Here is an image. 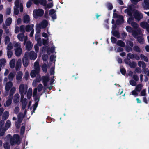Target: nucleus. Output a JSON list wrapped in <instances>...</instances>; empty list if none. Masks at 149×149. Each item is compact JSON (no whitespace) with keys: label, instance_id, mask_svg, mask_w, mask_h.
<instances>
[{"label":"nucleus","instance_id":"nucleus-2","mask_svg":"<svg viewBox=\"0 0 149 149\" xmlns=\"http://www.w3.org/2000/svg\"><path fill=\"white\" fill-rule=\"evenodd\" d=\"M44 13V11L42 9H34L33 11V15L35 18L37 19L39 17L42 16Z\"/></svg>","mask_w":149,"mask_h":149},{"label":"nucleus","instance_id":"nucleus-14","mask_svg":"<svg viewBox=\"0 0 149 149\" xmlns=\"http://www.w3.org/2000/svg\"><path fill=\"white\" fill-rule=\"evenodd\" d=\"M143 6L144 9H149V0H144V4Z\"/></svg>","mask_w":149,"mask_h":149},{"label":"nucleus","instance_id":"nucleus-17","mask_svg":"<svg viewBox=\"0 0 149 149\" xmlns=\"http://www.w3.org/2000/svg\"><path fill=\"white\" fill-rule=\"evenodd\" d=\"M140 25L143 28L146 29L149 26V24L147 22H141Z\"/></svg>","mask_w":149,"mask_h":149},{"label":"nucleus","instance_id":"nucleus-15","mask_svg":"<svg viewBox=\"0 0 149 149\" xmlns=\"http://www.w3.org/2000/svg\"><path fill=\"white\" fill-rule=\"evenodd\" d=\"M22 50L21 48H16L15 49V55L17 56H20L22 54Z\"/></svg>","mask_w":149,"mask_h":149},{"label":"nucleus","instance_id":"nucleus-34","mask_svg":"<svg viewBox=\"0 0 149 149\" xmlns=\"http://www.w3.org/2000/svg\"><path fill=\"white\" fill-rule=\"evenodd\" d=\"M133 49L134 51L138 53H140L141 51V49L137 45H135L133 47Z\"/></svg>","mask_w":149,"mask_h":149},{"label":"nucleus","instance_id":"nucleus-29","mask_svg":"<svg viewBox=\"0 0 149 149\" xmlns=\"http://www.w3.org/2000/svg\"><path fill=\"white\" fill-rule=\"evenodd\" d=\"M113 35L117 38H120V35L119 32L116 30H114L113 32L112 31Z\"/></svg>","mask_w":149,"mask_h":149},{"label":"nucleus","instance_id":"nucleus-54","mask_svg":"<svg viewBox=\"0 0 149 149\" xmlns=\"http://www.w3.org/2000/svg\"><path fill=\"white\" fill-rule=\"evenodd\" d=\"M12 100H10V99L7 100L6 102V105L7 107L9 106L12 103Z\"/></svg>","mask_w":149,"mask_h":149},{"label":"nucleus","instance_id":"nucleus-9","mask_svg":"<svg viewBox=\"0 0 149 149\" xmlns=\"http://www.w3.org/2000/svg\"><path fill=\"white\" fill-rule=\"evenodd\" d=\"M25 45H26V48L27 50L29 51L31 50L33 47V44L30 41H27Z\"/></svg>","mask_w":149,"mask_h":149},{"label":"nucleus","instance_id":"nucleus-50","mask_svg":"<svg viewBox=\"0 0 149 149\" xmlns=\"http://www.w3.org/2000/svg\"><path fill=\"white\" fill-rule=\"evenodd\" d=\"M13 48L12 43L10 42L7 46V49L8 50H11Z\"/></svg>","mask_w":149,"mask_h":149},{"label":"nucleus","instance_id":"nucleus-49","mask_svg":"<svg viewBox=\"0 0 149 149\" xmlns=\"http://www.w3.org/2000/svg\"><path fill=\"white\" fill-rule=\"evenodd\" d=\"M129 65L130 67L132 68H134L136 65V63L134 61H133L132 62H130Z\"/></svg>","mask_w":149,"mask_h":149},{"label":"nucleus","instance_id":"nucleus-20","mask_svg":"<svg viewBox=\"0 0 149 149\" xmlns=\"http://www.w3.org/2000/svg\"><path fill=\"white\" fill-rule=\"evenodd\" d=\"M17 118L18 122V123L20 124L22 122L23 118V114L22 113H19L17 116Z\"/></svg>","mask_w":149,"mask_h":149},{"label":"nucleus","instance_id":"nucleus-62","mask_svg":"<svg viewBox=\"0 0 149 149\" xmlns=\"http://www.w3.org/2000/svg\"><path fill=\"white\" fill-rule=\"evenodd\" d=\"M18 8H14V14L15 15H17L19 13V11L18 9Z\"/></svg>","mask_w":149,"mask_h":149},{"label":"nucleus","instance_id":"nucleus-57","mask_svg":"<svg viewBox=\"0 0 149 149\" xmlns=\"http://www.w3.org/2000/svg\"><path fill=\"white\" fill-rule=\"evenodd\" d=\"M43 88V86L41 84H40L37 87V90L38 92L41 91Z\"/></svg>","mask_w":149,"mask_h":149},{"label":"nucleus","instance_id":"nucleus-1","mask_svg":"<svg viewBox=\"0 0 149 149\" xmlns=\"http://www.w3.org/2000/svg\"><path fill=\"white\" fill-rule=\"evenodd\" d=\"M126 29L128 32L132 33V35L134 38H136L137 35H141L142 33V31L140 28L134 30L131 27L127 26L126 27Z\"/></svg>","mask_w":149,"mask_h":149},{"label":"nucleus","instance_id":"nucleus-21","mask_svg":"<svg viewBox=\"0 0 149 149\" xmlns=\"http://www.w3.org/2000/svg\"><path fill=\"white\" fill-rule=\"evenodd\" d=\"M23 21L24 23L28 24L30 21V17L28 15H25L23 17Z\"/></svg>","mask_w":149,"mask_h":149},{"label":"nucleus","instance_id":"nucleus-40","mask_svg":"<svg viewBox=\"0 0 149 149\" xmlns=\"http://www.w3.org/2000/svg\"><path fill=\"white\" fill-rule=\"evenodd\" d=\"M11 125L10 122V120H7L5 123V128L7 130L10 126Z\"/></svg>","mask_w":149,"mask_h":149},{"label":"nucleus","instance_id":"nucleus-16","mask_svg":"<svg viewBox=\"0 0 149 149\" xmlns=\"http://www.w3.org/2000/svg\"><path fill=\"white\" fill-rule=\"evenodd\" d=\"M21 65V60H18L16 64V65L15 66V70L16 71L19 70L20 69Z\"/></svg>","mask_w":149,"mask_h":149},{"label":"nucleus","instance_id":"nucleus-39","mask_svg":"<svg viewBox=\"0 0 149 149\" xmlns=\"http://www.w3.org/2000/svg\"><path fill=\"white\" fill-rule=\"evenodd\" d=\"M14 76L15 75L12 72H10L9 74L8 77L9 80L10 81H12Z\"/></svg>","mask_w":149,"mask_h":149},{"label":"nucleus","instance_id":"nucleus-23","mask_svg":"<svg viewBox=\"0 0 149 149\" xmlns=\"http://www.w3.org/2000/svg\"><path fill=\"white\" fill-rule=\"evenodd\" d=\"M34 68L35 70H37L40 71V68L38 62L36 61L34 63Z\"/></svg>","mask_w":149,"mask_h":149},{"label":"nucleus","instance_id":"nucleus-36","mask_svg":"<svg viewBox=\"0 0 149 149\" xmlns=\"http://www.w3.org/2000/svg\"><path fill=\"white\" fill-rule=\"evenodd\" d=\"M31 59H35L36 57L34 56L35 52L33 51H31L30 52L29 54Z\"/></svg>","mask_w":149,"mask_h":149},{"label":"nucleus","instance_id":"nucleus-28","mask_svg":"<svg viewBox=\"0 0 149 149\" xmlns=\"http://www.w3.org/2000/svg\"><path fill=\"white\" fill-rule=\"evenodd\" d=\"M12 22V19L10 17L8 18L6 20L5 24L7 26H9L10 25Z\"/></svg>","mask_w":149,"mask_h":149},{"label":"nucleus","instance_id":"nucleus-46","mask_svg":"<svg viewBox=\"0 0 149 149\" xmlns=\"http://www.w3.org/2000/svg\"><path fill=\"white\" fill-rule=\"evenodd\" d=\"M5 44L6 45L8 44L10 42V39L8 36H6L5 38Z\"/></svg>","mask_w":149,"mask_h":149},{"label":"nucleus","instance_id":"nucleus-51","mask_svg":"<svg viewBox=\"0 0 149 149\" xmlns=\"http://www.w3.org/2000/svg\"><path fill=\"white\" fill-rule=\"evenodd\" d=\"M13 46L14 47H15L16 48H21V45L20 43L15 42L14 43Z\"/></svg>","mask_w":149,"mask_h":149},{"label":"nucleus","instance_id":"nucleus-42","mask_svg":"<svg viewBox=\"0 0 149 149\" xmlns=\"http://www.w3.org/2000/svg\"><path fill=\"white\" fill-rule=\"evenodd\" d=\"M39 3L44 6H45L47 4V1L46 0H39L38 4Z\"/></svg>","mask_w":149,"mask_h":149},{"label":"nucleus","instance_id":"nucleus-64","mask_svg":"<svg viewBox=\"0 0 149 149\" xmlns=\"http://www.w3.org/2000/svg\"><path fill=\"white\" fill-rule=\"evenodd\" d=\"M125 12H126L127 14L130 16H131L132 15V13L131 11L127 9H126L125 11Z\"/></svg>","mask_w":149,"mask_h":149},{"label":"nucleus","instance_id":"nucleus-31","mask_svg":"<svg viewBox=\"0 0 149 149\" xmlns=\"http://www.w3.org/2000/svg\"><path fill=\"white\" fill-rule=\"evenodd\" d=\"M117 45L122 47H124L125 46V44L123 41L121 40H118L117 42Z\"/></svg>","mask_w":149,"mask_h":149},{"label":"nucleus","instance_id":"nucleus-44","mask_svg":"<svg viewBox=\"0 0 149 149\" xmlns=\"http://www.w3.org/2000/svg\"><path fill=\"white\" fill-rule=\"evenodd\" d=\"M42 69L43 71L45 72H46L47 71V66L46 64H44L42 65Z\"/></svg>","mask_w":149,"mask_h":149},{"label":"nucleus","instance_id":"nucleus-7","mask_svg":"<svg viewBox=\"0 0 149 149\" xmlns=\"http://www.w3.org/2000/svg\"><path fill=\"white\" fill-rule=\"evenodd\" d=\"M42 81L44 86H46L47 82L49 80V77L48 76H42Z\"/></svg>","mask_w":149,"mask_h":149},{"label":"nucleus","instance_id":"nucleus-47","mask_svg":"<svg viewBox=\"0 0 149 149\" xmlns=\"http://www.w3.org/2000/svg\"><path fill=\"white\" fill-rule=\"evenodd\" d=\"M134 54L131 53H129L127 54V57L130 59H133L134 58Z\"/></svg>","mask_w":149,"mask_h":149},{"label":"nucleus","instance_id":"nucleus-37","mask_svg":"<svg viewBox=\"0 0 149 149\" xmlns=\"http://www.w3.org/2000/svg\"><path fill=\"white\" fill-rule=\"evenodd\" d=\"M140 57L141 60L143 59L146 62H148V60L147 57L145 56L144 54H141L140 55Z\"/></svg>","mask_w":149,"mask_h":149},{"label":"nucleus","instance_id":"nucleus-55","mask_svg":"<svg viewBox=\"0 0 149 149\" xmlns=\"http://www.w3.org/2000/svg\"><path fill=\"white\" fill-rule=\"evenodd\" d=\"M20 31L22 33H24L25 32L24 26V25H21L20 27Z\"/></svg>","mask_w":149,"mask_h":149},{"label":"nucleus","instance_id":"nucleus-22","mask_svg":"<svg viewBox=\"0 0 149 149\" xmlns=\"http://www.w3.org/2000/svg\"><path fill=\"white\" fill-rule=\"evenodd\" d=\"M22 73L21 71H19L17 72L16 76V79L17 80H20L22 77Z\"/></svg>","mask_w":149,"mask_h":149},{"label":"nucleus","instance_id":"nucleus-3","mask_svg":"<svg viewBox=\"0 0 149 149\" xmlns=\"http://www.w3.org/2000/svg\"><path fill=\"white\" fill-rule=\"evenodd\" d=\"M19 141V136L18 134H15L14 135L13 138H12L10 139V143L11 145H14L15 142L16 143L18 144V143Z\"/></svg>","mask_w":149,"mask_h":149},{"label":"nucleus","instance_id":"nucleus-41","mask_svg":"<svg viewBox=\"0 0 149 149\" xmlns=\"http://www.w3.org/2000/svg\"><path fill=\"white\" fill-rule=\"evenodd\" d=\"M6 62V60L5 59H1L0 60V66L1 67L2 66H4Z\"/></svg>","mask_w":149,"mask_h":149},{"label":"nucleus","instance_id":"nucleus-18","mask_svg":"<svg viewBox=\"0 0 149 149\" xmlns=\"http://www.w3.org/2000/svg\"><path fill=\"white\" fill-rule=\"evenodd\" d=\"M34 27V25L31 24L30 25H28L26 26L25 27V30L26 31L29 32L31 30L33 29Z\"/></svg>","mask_w":149,"mask_h":149},{"label":"nucleus","instance_id":"nucleus-27","mask_svg":"<svg viewBox=\"0 0 149 149\" xmlns=\"http://www.w3.org/2000/svg\"><path fill=\"white\" fill-rule=\"evenodd\" d=\"M24 37V33H19L17 36L18 39L21 41H23Z\"/></svg>","mask_w":149,"mask_h":149},{"label":"nucleus","instance_id":"nucleus-45","mask_svg":"<svg viewBox=\"0 0 149 149\" xmlns=\"http://www.w3.org/2000/svg\"><path fill=\"white\" fill-rule=\"evenodd\" d=\"M125 49L126 51L128 52H129L130 51L132 52L133 50L132 48L129 45L126 46Z\"/></svg>","mask_w":149,"mask_h":149},{"label":"nucleus","instance_id":"nucleus-59","mask_svg":"<svg viewBox=\"0 0 149 149\" xmlns=\"http://www.w3.org/2000/svg\"><path fill=\"white\" fill-rule=\"evenodd\" d=\"M120 71L121 74L123 75H125L126 73V70L124 68H120Z\"/></svg>","mask_w":149,"mask_h":149},{"label":"nucleus","instance_id":"nucleus-48","mask_svg":"<svg viewBox=\"0 0 149 149\" xmlns=\"http://www.w3.org/2000/svg\"><path fill=\"white\" fill-rule=\"evenodd\" d=\"M16 91V88L15 87H13L10 89L9 94L11 95H13Z\"/></svg>","mask_w":149,"mask_h":149},{"label":"nucleus","instance_id":"nucleus-25","mask_svg":"<svg viewBox=\"0 0 149 149\" xmlns=\"http://www.w3.org/2000/svg\"><path fill=\"white\" fill-rule=\"evenodd\" d=\"M142 65V67L143 68H145L146 67V65L145 63L142 61H139L138 62V65L140 67Z\"/></svg>","mask_w":149,"mask_h":149},{"label":"nucleus","instance_id":"nucleus-52","mask_svg":"<svg viewBox=\"0 0 149 149\" xmlns=\"http://www.w3.org/2000/svg\"><path fill=\"white\" fill-rule=\"evenodd\" d=\"M7 55L8 58H10L13 55V52L11 50H8L7 52Z\"/></svg>","mask_w":149,"mask_h":149},{"label":"nucleus","instance_id":"nucleus-6","mask_svg":"<svg viewBox=\"0 0 149 149\" xmlns=\"http://www.w3.org/2000/svg\"><path fill=\"white\" fill-rule=\"evenodd\" d=\"M27 88L25 89L24 86L22 84L20 85L19 88V91L20 94H26L27 93Z\"/></svg>","mask_w":149,"mask_h":149},{"label":"nucleus","instance_id":"nucleus-26","mask_svg":"<svg viewBox=\"0 0 149 149\" xmlns=\"http://www.w3.org/2000/svg\"><path fill=\"white\" fill-rule=\"evenodd\" d=\"M131 26L135 29H134V30H136L137 29H139V28H138L139 25L137 23L134 22H131Z\"/></svg>","mask_w":149,"mask_h":149},{"label":"nucleus","instance_id":"nucleus-24","mask_svg":"<svg viewBox=\"0 0 149 149\" xmlns=\"http://www.w3.org/2000/svg\"><path fill=\"white\" fill-rule=\"evenodd\" d=\"M9 113L7 111L5 112L2 116V119L4 120L7 119L9 116Z\"/></svg>","mask_w":149,"mask_h":149},{"label":"nucleus","instance_id":"nucleus-5","mask_svg":"<svg viewBox=\"0 0 149 149\" xmlns=\"http://www.w3.org/2000/svg\"><path fill=\"white\" fill-rule=\"evenodd\" d=\"M48 25V22L47 20H44L41 22V24H40L37 26L38 28L41 29L42 28L44 29Z\"/></svg>","mask_w":149,"mask_h":149},{"label":"nucleus","instance_id":"nucleus-60","mask_svg":"<svg viewBox=\"0 0 149 149\" xmlns=\"http://www.w3.org/2000/svg\"><path fill=\"white\" fill-rule=\"evenodd\" d=\"M19 111V109L18 106L16 107L14 109L15 113L16 114H17Z\"/></svg>","mask_w":149,"mask_h":149},{"label":"nucleus","instance_id":"nucleus-35","mask_svg":"<svg viewBox=\"0 0 149 149\" xmlns=\"http://www.w3.org/2000/svg\"><path fill=\"white\" fill-rule=\"evenodd\" d=\"M106 6L108 9L109 10H111L113 8L112 4L109 2L107 3Z\"/></svg>","mask_w":149,"mask_h":149},{"label":"nucleus","instance_id":"nucleus-58","mask_svg":"<svg viewBox=\"0 0 149 149\" xmlns=\"http://www.w3.org/2000/svg\"><path fill=\"white\" fill-rule=\"evenodd\" d=\"M130 85L133 86H136V82L133 80H131L130 81Z\"/></svg>","mask_w":149,"mask_h":149},{"label":"nucleus","instance_id":"nucleus-4","mask_svg":"<svg viewBox=\"0 0 149 149\" xmlns=\"http://www.w3.org/2000/svg\"><path fill=\"white\" fill-rule=\"evenodd\" d=\"M134 18L138 21H140L143 18L142 14L137 10H136L134 13Z\"/></svg>","mask_w":149,"mask_h":149},{"label":"nucleus","instance_id":"nucleus-38","mask_svg":"<svg viewBox=\"0 0 149 149\" xmlns=\"http://www.w3.org/2000/svg\"><path fill=\"white\" fill-rule=\"evenodd\" d=\"M7 130L5 128H0V136H3L5 134V131Z\"/></svg>","mask_w":149,"mask_h":149},{"label":"nucleus","instance_id":"nucleus-33","mask_svg":"<svg viewBox=\"0 0 149 149\" xmlns=\"http://www.w3.org/2000/svg\"><path fill=\"white\" fill-rule=\"evenodd\" d=\"M143 86L141 84H138L136 87L135 90L137 91L140 92L142 89Z\"/></svg>","mask_w":149,"mask_h":149},{"label":"nucleus","instance_id":"nucleus-61","mask_svg":"<svg viewBox=\"0 0 149 149\" xmlns=\"http://www.w3.org/2000/svg\"><path fill=\"white\" fill-rule=\"evenodd\" d=\"M141 0H131V3L133 4L136 5Z\"/></svg>","mask_w":149,"mask_h":149},{"label":"nucleus","instance_id":"nucleus-13","mask_svg":"<svg viewBox=\"0 0 149 149\" xmlns=\"http://www.w3.org/2000/svg\"><path fill=\"white\" fill-rule=\"evenodd\" d=\"M138 35H137L136 38H135L137 39V41L141 44H143L144 42V40L143 36H138Z\"/></svg>","mask_w":149,"mask_h":149},{"label":"nucleus","instance_id":"nucleus-56","mask_svg":"<svg viewBox=\"0 0 149 149\" xmlns=\"http://www.w3.org/2000/svg\"><path fill=\"white\" fill-rule=\"evenodd\" d=\"M19 0H16L15 2V5L16 8H19Z\"/></svg>","mask_w":149,"mask_h":149},{"label":"nucleus","instance_id":"nucleus-63","mask_svg":"<svg viewBox=\"0 0 149 149\" xmlns=\"http://www.w3.org/2000/svg\"><path fill=\"white\" fill-rule=\"evenodd\" d=\"M121 15H119L117 13H114L113 14V17L114 18H119L120 17V16Z\"/></svg>","mask_w":149,"mask_h":149},{"label":"nucleus","instance_id":"nucleus-30","mask_svg":"<svg viewBox=\"0 0 149 149\" xmlns=\"http://www.w3.org/2000/svg\"><path fill=\"white\" fill-rule=\"evenodd\" d=\"M35 39L36 40L37 42L36 44H38L40 46H41L42 45V42L41 38L40 37L37 38L36 36Z\"/></svg>","mask_w":149,"mask_h":149},{"label":"nucleus","instance_id":"nucleus-19","mask_svg":"<svg viewBox=\"0 0 149 149\" xmlns=\"http://www.w3.org/2000/svg\"><path fill=\"white\" fill-rule=\"evenodd\" d=\"M120 19H118L116 21V23L117 25H119L122 24L124 21V19L123 16L120 15Z\"/></svg>","mask_w":149,"mask_h":149},{"label":"nucleus","instance_id":"nucleus-43","mask_svg":"<svg viewBox=\"0 0 149 149\" xmlns=\"http://www.w3.org/2000/svg\"><path fill=\"white\" fill-rule=\"evenodd\" d=\"M42 57L43 61L46 62L47 60L48 56L47 54H44L42 56Z\"/></svg>","mask_w":149,"mask_h":149},{"label":"nucleus","instance_id":"nucleus-32","mask_svg":"<svg viewBox=\"0 0 149 149\" xmlns=\"http://www.w3.org/2000/svg\"><path fill=\"white\" fill-rule=\"evenodd\" d=\"M15 61L14 59L11 60L10 62V67L11 68L13 69L14 68L15 65Z\"/></svg>","mask_w":149,"mask_h":149},{"label":"nucleus","instance_id":"nucleus-10","mask_svg":"<svg viewBox=\"0 0 149 149\" xmlns=\"http://www.w3.org/2000/svg\"><path fill=\"white\" fill-rule=\"evenodd\" d=\"M40 72V71L37 70H32L30 73V76L32 78H34L36 75H38Z\"/></svg>","mask_w":149,"mask_h":149},{"label":"nucleus","instance_id":"nucleus-12","mask_svg":"<svg viewBox=\"0 0 149 149\" xmlns=\"http://www.w3.org/2000/svg\"><path fill=\"white\" fill-rule=\"evenodd\" d=\"M19 94L16 93L14 96L13 102L14 103L16 104L18 103L19 101Z\"/></svg>","mask_w":149,"mask_h":149},{"label":"nucleus","instance_id":"nucleus-8","mask_svg":"<svg viewBox=\"0 0 149 149\" xmlns=\"http://www.w3.org/2000/svg\"><path fill=\"white\" fill-rule=\"evenodd\" d=\"M13 83L11 81L7 82L5 85V89L6 91L8 92L13 86Z\"/></svg>","mask_w":149,"mask_h":149},{"label":"nucleus","instance_id":"nucleus-11","mask_svg":"<svg viewBox=\"0 0 149 149\" xmlns=\"http://www.w3.org/2000/svg\"><path fill=\"white\" fill-rule=\"evenodd\" d=\"M22 63L24 67H26L28 65L29 59L27 57H24L22 58Z\"/></svg>","mask_w":149,"mask_h":149},{"label":"nucleus","instance_id":"nucleus-53","mask_svg":"<svg viewBox=\"0 0 149 149\" xmlns=\"http://www.w3.org/2000/svg\"><path fill=\"white\" fill-rule=\"evenodd\" d=\"M25 130V127L24 126H22L20 129V134L22 135L24 134Z\"/></svg>","mask_w":149,"mask_h":149}]
</instances>
